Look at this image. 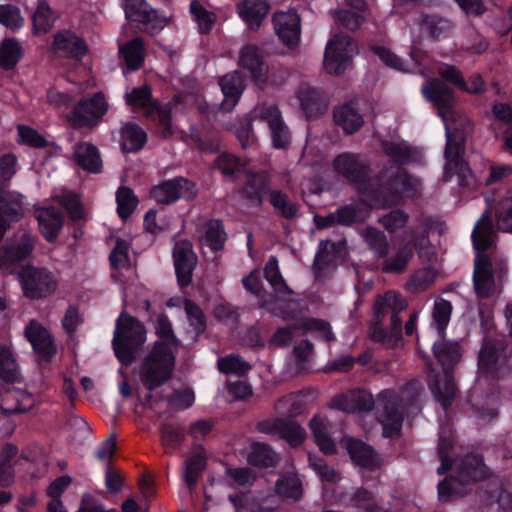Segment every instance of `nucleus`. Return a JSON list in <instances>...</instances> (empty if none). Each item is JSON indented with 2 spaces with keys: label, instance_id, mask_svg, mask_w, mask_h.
I'll use <instances>...</instances> for the list:
<instances>
[{
  "label": "nucleus",
  "instance_id": "1",
  "mask_svg": "<svg viewBox=\"0 0 512 512\" xmlns=\"http://www.w3.org/2000/svg\"><path fill=\"white\" fill-rule=\"evenodd\" d=\"M423 96L438 109V114L444 122L447 143L445 150L446 168L450 171L466 175L469 169L462 160L464 153L465 135L470 131L469 120L454 109L455 97L453 91L438 80L425 82L421 87Z\"/></svg>",
  "mask_w": 512,
  "mask_h": 512
},
{
  "label": "nucleus",
  "instance_id": "2",
  "mask_svg": "<svg viewBox=\"0 0 512 512\" xmlns=\"http://www.w3.org/2000/svg\"><path fill=\"white\" fill-rule=\"evenodd\" d=\"M383 151L391 163L380 174L381 190L369 199L371 207L393 204L399 198L416 197L421 192L420 180L406 174L400 167L412 159L408 144L402 140H395L385 143Z\"/></svg>",
  "mask_w": 512,
  "mask_h": 512
},
{
  "label": "nucleus",
  "instance_id": "3",
  "mask_svg": "<svg viewBox=\"0 0 512 512\" xmlns=\"http://www.w3.org/2000/svg\"><path fill=\"white\" fill-rule=\"evenodd\" d=\"M472 239L474 248L478 252L474 263V287L476 294L481 298H485L496 290L491 259L481 254V252L489 249L494 243V230L489 212H485L477 221L472 231Z\"/></svg>",
  "mask_w": 512,
  "mask_h": 512
},
{
  "label": "nucleus",
  "instance_id": "4",
  "mask_svg": "<svg viewBox=\"0 0 512 512\" xmlns=\"http://www.w3.org/2000/svg\"><path fill=\"white\" fill-rule=\"evenodd\" d=\"M23 199L17 192L4 193L0 190V212L17 220L23 214ZM7 228L8 224L0 216V240ZM35 240V236L25 232L14 245L4 247L0 251V268H8L13 263L28 258L34 249Z\"/></svg>",
  "mask_w": 512,
  "mask_h": 512
},
{
  "label": "nucleus",
  "instance_id": "5",
  "mask_svg": "<svg viewBox=\"0 0 512 512\" xmlns=\"http://www.w3.org/2000/svg\"><path fill=\"white\" fill-rule=\"evenodd\" d=\"M433 352L443 367L442 374L429 375L428 384L435 398L446 405L456 394V386L450 372V366L457 363L461 357V350L456 342L440 339L433 344Z\"/></svg>",
  "mask_w": 512,
  "mask_h": 512
},
{
  "label": "nucleus",
  "instance_id": "6",
  "mask_svg": "<svg viewBox=\"0 0 512 512\" xmlns=\"http://www.w3.org/2000/svg\"><path fill=\"white\" fill-rule=\"evenodd\" d=\"M252 122L266 123L270 129L273 145L276 148H285L289 144L290 136L287 126L284 124L281 113L275 105L259 104L250 112L245 125L235 128V134L243 147L253 143L254 136L251 132Z\"/></svg>",
  "mask_w": 512,
  "mask_h": 512
},
{
  "label": "nucleus",
  "instance_id": "7",
  "mask_svg": "<svg viewBox=\"0 0 512 512\" xmlns=\"http://www.w3.org/2000/svg\"><path fill=\"white\" fill-rule=\"evenodd\" d=\"M175 354L171 341L153 345L138 368L139 379L145 388L154 390L171 378L175 364Z\"/></svg>",
  "mask_w": 512,
  "mask_h": 512
},
{
  "label": "nucleus",
  "instance_id": "8",
  "mask_svg": "<svg viewBox=\"0 0 512 512\" xmlns=\"http://www.w3.org/2000/svg\"><path fill=\"white\" fill-rule=\"evenodd\" d=\"M413 248L417 249L420 258L431 261L434 255L426 230H409L393 241V255L383 266L386 272H401L413 256Z\"/></svg>",
  "mask_w": 512,
  "mask_h": 512
},
{
  "label": "nucleus",
  "instance_id": "9",
  "mask_svg": "<svg viewBox=\"0 0 512 512\" xmlns=\"http://www.w3.org/2000/svg\"><path fill=\"white\" fill-rule=\"evenodd\" d=\"M146 341V330L135 318L121 313L116 321L113 347L117 358L122 364H130L135 353Z\"/></svg>",
  "mask_w": 512,
  "mask_h": 512
},
{
  "label": "nucleus",
  "instance_id": "10",
  "mask_svg": "<svg viewBox=\"0 0 512 512\" xmlns=\"http://www.w3.org/2000/svg\"><path fill=\"white\" fill-rule=\"evenodd\" d=\"M17 279L24 295L33 300L53 295L59 286L54 273L46 267L24 266L17 272Z\"/></svg>",
  "mask_w": 512,
  "mask_h": 512
},
{
  "label": "nucleus",
  "instance_id": "11",
  "mask_svg": "<svg viewBox=\"0 0 512 512\" xmlns=\"http://www.w3.org/2000/svg\"><path fill=\"white\" fill-rule=\"evenodd\" d=\"M261 306L284 320H296L299 322V329L304 332L315 333L317 337L327 341L334 339L331 327L327 322L298 315L296 313V307L298 304L293 301H284L280 299L277 301L265 300L261 302Z\"/></svg>",
  "mask_w": 512,
  "mask_h": 512
},
{
  "label": "nucleus",
  "instance_id": "12",
  "mask_svg": "<svg viewBox=\"0 0 512 512\" xmlns=\"http://www.w3.org/2000/svg\"><path fill=\"white\" fill-rule=\"evenodd\" d=\"M458 469V478H449L439 483L438 494L442 500L452 496H461L466 493L464 481L482 480L487 476V469L482 459L476 455L467 456Z\"/></svg>",
  "mask_w": 512,
  "mask_h": 512
},
{
  "label": "nucleus",
  "instance_id": "13",
  "mask_svg": "<svg viewBox=\"0 0 512 512\" xmlns=\"http://www.w3.org/2000/svg\"><path fill=\"white\" fill-rule=\"evenodd\" d=\"M356 45L347 35H336L326 45L324 68L331 75L343 73L350 64Z\"/></svg>",
  "mask_w": 512,
  "mask_h": 512
},
{
  "label": "nucleus",
  "instance_id": "14",
  "mask_svg": "<svg viewBox=\"0 0 512 512\" xmlns=\"http://www.w3.org/2000/svg\"><path fill=\"white\" fill-rule=\"evenodd\" d=\"M108 110V103L102 93L82 99L74 108L70 120L76 126L96 125Z\"/></svg>",
  "mask_w": 512,
  "mask_h": 512
},
{
  "label": "nucleus",
  "instance_id": "15",
  "mask_svg": "<svg viewBox=\"0 0 512 512\" xmlns=\"http://www.w3.org/2000/svg\"><path fill=\"white\" fill-rule=\"evenodd\" d=\"M152 198L163 204H169L179 198L191 199L195 196L194 184L184 178L165 181L151 191Z\"/></svg>",
  "mask_w": 512,
  "mask_h": 512
},
{
  "label": "nucleus",
  "instance_id": "16",
  "mask_svg": "<svg viewBox=\"0 0 512 512\" xmlns=\"http://www.w3.org/2000/svg\"><path fill=\"white\" fill-rule=\"evenodd\" d=\"M174 266L181 286H187L192 280V272L197 263V257L192 244L187 240H180L173 248Z\"/></svg>",
  "mask_w": 512,
  "mask_h": 512
},
{
  "label": "nucleus",
  "instance_id": "17",
  "mask_svg": "<svg viewBox=\"0 0 512 512\" xmlns=\"http://www.w3.org/2000/svg\"><path fill=\"white\" fill-rule=\"evenodd\" d=\"M379 402L384 405V412L380 416L383 435L385 437H393L401 429L403 412L399 409L397 398L391 392L381 394Z\"/></svg>",
  "mask_w": 512,
  "mask_h": 512
},
{
  "label": "nucleus",
  "instance_id": "18",
  "mask_svg": "<svg viewBox=\"0 0 512 512\" xmlns=\"http://www.w3.org/2000/svg\"><path fill=\"white\" fill-rule=\"evenodd\" d=\"M273 22L276 34L285 45H297L300 39V18L296 12H277L273 16Z\"/></svg>",
  "mask_w": 512,
  "mask_h": 512
},
{
  "label": "nucleus",
  "instance_id": "19",
  "mask_svg": "<svg viewBox=\"0 0 512 512\" xmlns=\"http://www.w3.org/2000/svg\"><path fill=\"white\" fill-rule=\"evenodd\" d=\"M52 50L59 55L82 58L88 52L84 40L70 30H63L54 35Z\"/></svg>",
  "mask_w": 512,
  "mask_h": 512
},
{
  "label": "nucleus",
  "instance_id": "20",
  "mask_svg": "<svg viewBox=\"0 0 512 512\" xmlns=\"http://www.w3.org/2000/svg\"><path fill=\"white\" fill-rule=\"evenodd\" d=\"M25 335L35 352L43 360L49 361L56 353V348L49 332L38 322L32 320L25 328Z\"/></svg>",
  "mask_w": 512,
  "mask_h": 512
},
{
  "label": "nucleus",
  "instance_id": "21",
  "mask_svg": "<svg viewBox=\"0 0 512 512\" xmlns=\"http://www.w3.org/2000/svg\"><path fill=\"white\" fill-rule=\"evenodd\" d=\"M296 95L307 118H315L325 112L327 103L318 89L307 83H302L299 85Z\"/></svg>",
  "mask_w": 512,
  "mask_h": 512
},
{
  "label": "nucleus",
  "instance_id": "22",
  "mask_svg": "<svg viewBox=\"0 0 512 512\" xmlns=\"http://www.w3.org/2000/svg\"><path fill=\"white\" fill-rule=\"evenodd\" d=\"M373 405L372 394L365 390H351L333 400L334 407L348 413L369 411Z\"/></svg>",
  "mask_w": 512,
  "mask_h": 512
},
{
  "label": "nucleus",
  "instance_id": "23",
  "mask_svg": "<svg viewBox=\"0 0 512 512\" xmlns=\"http://www.w3.org/2000/svg\"><path fill=\"white\" fill-rule=\"evenodd\" d=\"M219 85L224 96L220 109L223 112H230L236 106L244 91V79L240 73L233 72L221 77Z\"/></svg>",
  "mask_w": 512,
  "mask_h": 512
},
{
  "label": "nucleus",
  "instance_id": "24",
  "mask_svg": "<svg viewBox=\"0 0 512 512\" xmlns=\"http://www.w3.org/2000/svg\"><path fill=\"white\" fill-rule=\"evenodd\" d=\"M239 65L251 73V76L258 86L261 87L266 84L267 68L255 46L247 45L241 49Z\"/></svg>",
  "mask_w": 512,
  "mask_h": 512
},
{
  "label": "nucleus",
  "instance_id": "25",
  "mask_svg": "<svg viewBox=\"0 0 512 512\" xmlns=\"http://www.w3.org/2000/svg\"><path fill=\"white\" fill-rule=\"evenodd\" d=\"M34 404L30 394L23 390L5 391L0 396V410L3 418L10 417L15 413L25 412Z\"/></svg>",
  "mask_w": 512,
  "mask_h": 512
},
{
  "label": "nucleus",
  "instance_id": "26",
  "mask_svg": "<svg viewBox=\"0 0 512 512\" xmlns=\"http://www.w3.org/2000/svg\"><path fill=\"white\" fill-rule=\"evenodd\" d=\"M259 427L263 432L278 434L291 446L301 444L306 436L305 430L299 424L283 419L274 421L272 427H268V423H261Z\"/></svg>",
  "mask_w": 512,
  "mask_h": 512
},
{
  "label": "nucleus",
  "instance_id": "27",
  "mask_svg": "<svg viewBox=\"0 0 512 512\" xmlns=\"http://www.w3.org/2000/svg\"><path fill=\"white\" fill-rule=\"evenodd\" d=\"M437 72L443 79L457 85L466 92L476 94L484 91L485 84L480 75H474L466 82L456 67L446 64L438 66Z\"/></svg>",
  "mask_w": 512,
  "mask_h": 512
},
{
  "label": "nucleus",
  "instance_id": "28",
  "mask_svg": "<svg viewBox=\"0 0 512 512\" xmlns=\"http://www.w3.org/2000/svg\"><path fill=\"white\" fill-rule=\"evenodd\" d=\"M342 445L345 447L357 465L367 468H374L378 465L379 460L372 448L361 441L345 437L342 440Z\"/></svg>",
  "mask_w": 512,
  "mask_h": 512
},
{
  "label": "nucleus",
  "instance_id": "29",
  "mask_svg": "<svg viewBox=\"0 0 512 512\" xmlns=\"http://www.w3.org/2000/svg\"><path fill=\"white\" fill-rule=\"evenodd\" d=\"M237 10L247 25L255 30L267 16L270 6L265 0H245L238 5Z\"/></svg>",
  "mask_w": 512,
  "mask_h": 512
},
{
  "label": "nucleus",
  "instance_id": "30",
  "mask_svg": "<svg viewBox=\"0 0 512 512\" xmlns=\"http://www.w3.org/2000/svg\"><path fill=\"white\" fill-rule=\"evenodd\" d=\"M333 165L334 169L350 182L357 183L365 177V166L358 156L341 154L335 158Z\"/></svg>",
  "mask_w": 512,
  "mask_h": 512
},
{
  "label": "nucleus",
  "instance_id": "31",
  "mask_svg": "<svg viewBox=\"0 0 512 512\" xmlns=\"http://www.w3.org/2000/svg\"><path fill=\"white\" fill-rule=\"evenodd\" d=\"M36 218L43 237L49 242L54 241L63 225L61 213L54 208H42L37 211Z\"/></svg>",
  "mask_w": 512,
  "mask_h": 512
},
{
  "label": "nucleus",
  "instance_id": "32",
  "mask_svg": "<svg viewBox=\"0 0 512 512\" xmlns=\"http://www.w3.org/2000/svg\"><path fill=\"white\" fill-rule=\"evenodd\" d=\"M146 132L137 124L125 123L120 129V143L126 152H136L146 143Z\"/></svg>",
  "mask_w": 512,
  "mask_h": 512
},
{
  "label": "nucleus",
  "instance_id": "33",
  "mask_svg": "<svg viewBox=\"0 0 512 512\" xmlns=\"http://www.w3.org/2000/svg\"><path fill=\"white\" fill-rule=\"evenodd\" d=\"M74 157L84 170L98 173L102 168V161L97 148L90 143H79L74 147Z\"/></svg>",
  "mask_w": 512,
  "mask_h": 512
},
{
  "label": "nucleus",
  "instance_id": "34",
  "mask_svg": "<svg viewBox=\"0 0 512 512\" xmlns=\"http://www.w3.org/2000/svg\"><path fill=\"white\" fill-rule=\"evenodd\" d=\"M310 427L316 444L326 454L335 452V443L330 437L331 424L327 419L316 415L310 420Z\"/></svg>",
  "mask_w": 512,
  "mask_h": 512
},
{
  "label": "nucleus",
  "instance_id": "35",
  "mask_svg": "<svg viewBox=\"0 0 512 512\" xmlns=\"http://www.w3.org/2000/svg\"><path fill=\"white\" fill-rule=\"evenodd\" d=\"M58 14L44 0H40L33 14L32 22L34 35L45 34L54 26Z\"/></svg>",
  "mask_w": 512,
  "mask_h": 512
},
{
  "label": "nucleus",
  "instance_id": "36",
  "mask_svg": "<svg viewBox=\"0 0 512 512\" xmlns=\"http://www.w3.org/2000/svg\"><path fill=\"white\" fill-rule=\"evenodd\" d=\"M24 56V48L16 38H5L0 42V66L14 68Z\"/></svg>",
  "mask_w": 512,
  "mask_h": 512
},
{
  "label": "nucleus",
  "instance_id": "37",
  "mask_svg": "<svg viewBox=\"0 0 512 512\" xmlns=\"http://www.w3.org/2000/svg\"><path fill=\"white\" fill-rule=\"evenodd\" d=\"M119 53L128 70H137L144 62L143 41L135 38L126 44H120Z\"/></svg>",
  "mask_w": 512,
  "mask_h": 512
},
{
  "label": "nucleus",
  "instance_id": "38",
  "mask_svg": "<svg viewBox=\"0 0 512 512\" xmlns=\"http://www.w3.org/2000/svg\"><path fill=\"white\" fill-rule=\"evenodd\" d=\"M334 118L347 134L356 132L363 124L362 116L348 104L337 107Z\"/></svg>",
  "mask_w": 512,
  "mask_h": 512
},
{
  "label": "nucleus",
  "instance_id": "39",
  "mask_svg": "<svg viewBox=\"0 0 512 512\" xmlns=\"http://www.w3.org/2000/svg\"><path fill=\"white\" fill-rule=\"evenodd\" d=\"M18 375V364L8 342L0 339V380L13 382Z\"/></svg>",
  "mask_w": 512,
  "mask_h": 512
},
{
  "label": "nucleus",
  "instance_id": "40",
  "mask_svg": "<svg viewBox=\"0 0 512 512\" xmlns=\"http://www.w3.org/2000/svg\"><path fill=\"white\" fill-rule=\"evenodd\" d=\"M264 275L273 290L281 296L292 294V290L286 284L279 269L278 259L275 256H270L265 268Z\"/></svg>",
  "mask_w": 512,
  "mask_h": 512
},
{
  "label": "nucleus",
  "instance_id": "41",
  "mask_svg": "<svg viewBox=\"0 0 512 512\" xmlns=\"http://www.w3.org/2000/svg\"><path fill=\"white\" fill-rule=\"evenodd\" d=\"M126 103L133 109L143 110L151 115L155 108V102L151 97V90L148 86L134 88L125 94Z\"/></svg>",
  "mask_w": 512,
  "mask_h": 512
},
{
  "label": "nucleus",
  "instance_id": "42",
  "mask_svg": "<svg viewBox=\"0 0 512 512\" xmlns=\"http://www.w3.org/2000/svg\"><path fill=\"white\" fill-rule=\"evenodd\" d=\"M123 7L126 18L133 22L147 24L155 15L145 0H124Z\"/></svg>",
  "mask_w": 512,
  "mask_h": 512
},
{
  "label": "nucleus",
  "instance_id": "43",
  "mask_svg": "<svg viewBox=\"0 0 512 512\" xmlns=\"http://www.w3.org/2000/svg\"><path fill=\"white\" fill-rule=\"evenodd\" d=\"M226 240V233L220 221L212 220L205 225L204 234L201 237V243L212 250L222 249Z\"/></svg>",
  "mask_w": 512,
  "mask_h": 512
},
{
  "label": "nucleus",
  "instance_id": "44",
  "mask_svg": "<svg viewBox=\"0 0 512 512\" xmlns=\"http://www.w3.org/2000/svg\"><path fill=\"white\" fill-rule=\"evenodd\" d=\"M364 215L359 213L355 206H345L338 209L334 214L329 217L320 218L318 225L321 227H327L333 223L338 224H350L354 221L362 220Z\"/></svg>",
  "mask_w": 512,
  "mask_h": 512
},
{
  "label": "nucleus",
  "instance_id": "45",
  "mask_svg": "<svg viewBox=\"0 0 512 512\" xmlns=\"http://www.w3.org/2000/svg\"><path fill=\"white\" fill-rule=\"evenodd\" d=\"M406 307V302L399 294L389 291L380 296L375 302V311L377 314H386L392 312V316H398L397 313Z\"/></svg>",
  "mask_w": 512,
  "mask_h": 512
},
{
  "label": "nucleus",
  "instance_id": "46",
  "mask_svg": "<svg viewBox=\"0 0 512 512\" xmlns=\"http://www.w3.org/2000/svg\"><path fill=\"white\" fill-rule=\"evenodd\" d=\"M117 212L122 219H127L137 207L138 199L130 188L120 187L116 193Z\"/></svg>",
  "mask_w": 512,
  "mask_h": 512
},
{
  "label": "nucleus",
  "instance_id": "47",
  "mask_svg": "<svg viewBox=\"0 0 512 512\" xmlns=\"http://www.w3.org/2000/svg\"><path fill=\"white\" fill-rule=\"evenodd\" d=\"M436 273L430 268H423L414 272L407 283V289L412 293L427 290L435 281Z\"/></svg>",
  "mask_w": 512,
  "mask_h": 512
},
{
  "label": "nucleus",
  "instance_id": "48",
  "mask_svg": "<svg viewBox=\"0 0 512 512\" xmlns=\"http://www.w3.org/2000/svg\"><path fill=\"white\" fill-rule=\"evenodd\" d=\"M218 368L226 374L243 376L251 369L248 362L236 355H229L218 360Z\"/></svg>",
  "mask_w": 512,
  "mask_h": 512
},
{
  "label": "nucleus",
  "instance_id": "49",
  "mask_svg": "<svg viewBox=\"0 0 512 512\" xmlns=\"http://www.w3.org/2000/svg\"><path fill=\"white\" fill-rule=\"evenodd\" d=\"M0 23L11 31L19 30L25 23L20 10L13 5H0Z\"/></svg>",
  "mask_w": 512,
  "mask_h": 512
},
{
  "label": "nucleus",
  "instance_id": "50",
  "mask_svg": "<svg viewBox=\"0 0 512 512\" xmlns=\"http://www.w3.org/2000/svg\"><path fill=\"white\" fill-rule=\"evenodd\" d=\"M275 489L277 494L284 497L297 499L301 495V483L295 474H288L280 478Z\"/></svg>",
  "mask_w": 512,
  "mask_h": 512
},
{
  "label": "nucleus",
  "instance_id": "51",
  "mask_svg": "<svg viewBox=\"0 0 512 512\" xmlns=\"http://www.w3.org/2000/svg\"><path fill=\"white\" fill-rule=\"evenodd\" d=\"M275 453L269 446L262 443L253 445L252 452L249 455V462L253 465L269 467L275 463Z\"/></svg>",
  "mask_w": 512,
  "mask_h": 512
},
{
  "label": "nucleus",
  "instance_id": "52",
  "mask_svg": "<svg viewBox=\"0 0 512 512\" xmlns=\"http://www.w3.org/2000/svg\"><path fill=\"white\" fill-rule=\"evenodd\" d=\"M190 11L194 16L195 21L198 23L201 32H208L211 30L214 22V13L206 10L202 4L196 0L190 3Z\"/></svg>",
  "mask_w": 512,
  "mask_h": 512
},
{
  "label": "nucleus",
  "instance_id": "53",
  "mask_svg": "<svg viewBox=\"0 0 512 512\" xmlns=\"http://www.w3.org/2000/svg\"><path fill=\"white\" fill-rule=\"evenodd\" d=\"M184 308L191 327L190 332L196 337L205 330L204 315L201 309L189 300L185 301Z\"/></svg>",
  "mask_w": 512,
  "mask_h": 512
},
{
  "label": "nucleus",
  "instance_id": "54",
  "mask_svg": "<svg viewBox=\"0 0 512 512\" xmlns=\"http://www.w3.org/2000/svg\"><path fill=\"white\" fill-rule=\"evenodd\" d=\"M363 235L366 243L379 257L385 256L387 254L388 243L383 232L374 228H367Z\"/></svg>",
  "mask_w": 512,
  "mask_h": 512
},
{
  "label": "nucleus",
  "instance_id": "55",
  "mask_svg": "<svg viewBox=\"0 0 512 512\" xmlns=\"http://www.w3.org/2000/svg\"><path fill=\"white\" fill-rule=\"evenodd\" d=\"M203 467L204 458L200 454H197L186 461L183 471V479L188 488L191 489L195 486L199 473Z\"/></svg>",
  "mask_w": 512,
  "mask_h": 512
},
{
  "label": "nucleus",
  "instance_id": "56",
  "mask_svg": "<svg viewBox=\"0 0 512 512\" xmlns=\"http://www.w3.org/2000/svg\"><path fill=\"white\" fill-rule=\"evenodd\" d=\"M111 266L115 269H124L130 267L129 243L118 239L116 245L110 254Z\"/></svg>",
  "mask_w": 512,
  "mask_h": 512
},
{
  "label": "nucleus",
  "instance_id": "57",
  "mask_svg": "<svg viewBox=\"0 0 512 512\" xmlns=\"http://www.w3.org/2000/svg\"><path fill=\"white\" fill-rule=\"evenodd\" d=\"M270 203L284 217L291 218L297 212V206L280 191H273L270 194Z\"/></svg>",
  "mask_w": 512,
  "mask_h": 512
},
{
  "label": "nucleus",
  "instance_id": "58",
  "mask_svg": "<svg viewBox=\"0 0 512 512\" xmlns=\"http://www.w3.org/2000/svg\"><path fill=\"white\" fill-rule=\"evenodd\" d=\"M421 29L432 37L439 38L449 33L450 23L435 17H425L422 20Z\"/></svg>",
  "mask_w": 512,
  "mask_h": 512
},
{
  "label": "nucleus",
  "instance_id": "59",
  "mask_svg": "<svg viewBox=\"0 0 512 512\" xmlns=\"http://www.w3.org/2000/svg\"><path fill=\"white\" fill-rule=\"evenodd\" d=\"M216 165L224 176H233L244 171L245 163L230 154H222L217 158Z\"/></svg>",
  "mask_w": 512,
  "mask_h": 512
},
{
  "label": "nucleus",
  "instance_id": "60",
  "mask_svg": "<svg viewBox=\"0 0 512 512\" xmlns=\"http://www.w3.org/2000/svg\"><path fill=\"white\" fill-rule=\"evenodd\" d=\"M342 244L331 243L330 241H321L319 244L318 252L315 256L314 266L318 270H322L324 266L332 264L334 257L330 256V251L340 250Z\"/></svg>",
  "mask_w": 512,
  "mask_h": 512
},
{
  "label": "nucleus",
  "instance_id": "61",
  "mask_svg": "<svg viewBox=\"0 0 512 512\" xmlns=\"http://www.w3.org/2000/svg\"><path fill=\"white\" fill-rule=\"evenodd\" d=\"M451 311L452 306L450 302L442 299L435 303L433 319L440 335L443 333L450 321Z\"/></svg>",
  "mask_w": 512,
  "mask_h": 512
},
{
  "label": "nucleus",
  "instance_id": "62",
  "mask_svg": "<svg viewBox=\"0 0 512 512\" xmlns=\"http://www.w3.org/2000/svg\"><path fill=\"white\" fill-rule=\"evenodd\" d=\"M56 198L67 209L72 219L78 220L82 217V208L77 195L71 192H64L62 195L56 196Z\"/></svg>",
  "mask_w": 512,
  "mask_h": 512
},
{
  "label": "nucleus",
  "instance_id": "63",
  "mask_svg": "<svg viewBox=\"0 0 512 512\" xmlns=\"http://www.w3.org/2000/svg\"><path fill=\"white\" fill-rule=\"evenodd\" d=\"M18 136L20 142L27 144L32 147H44L46 145V140L42 135H40L34 129L21 125L18 127Z\"/></svg>",
  "mask_w": 512,
  "mask_h": 512
},
{
  "label": "nucleus",
  "instance_id": "64",
  "mask_svg": "<svg viewBox=\"0 0 512 512\" xmlns=\"http://www.w3.org/2000/svg\"><path fill=\"white\" fill-rule=\"evenodd\" d=\"M353 501L355 502V506L363 510V512H386L374 503L372 494L366 490L358 491Z\"/></svg>",
  "mask_w": 512,
  "mask_h": 512
}]
</instances>
